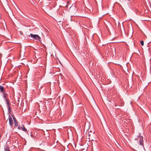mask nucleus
<instances>
[{
  "mask_svg": "<svg viewBox=\"0 0 151 151\" xmlns=\"http://www.w3.org/2000/svg\"><path fill=\"white\" fill-rule=\"evenodd\" d=\"M12 117H13V118L14 122H16V121H17V119H16V118L14 117V115H12Z\"/></svg>",
  "mask_w": 151,
  "mask_h": 151,
  "instance_id": "9",
  "label": "nucleus"
},
{
  "mask_svg": "<svg viewBox=\"0 0 151 151\" xmlns=\"http://www.w3.org/2000/svg\"><path fill=\"white\" fill-rule=\"evenodd\" d=\"M4 151H10L9 147L8 145L6 146L5 147H4Z\"/></svg>",
  "mask_w": 151,
  "mask_h": 151,
  "instance_id": "5",
  "label": "nucleus"
},
{
  "mask_svg": "<svg viewBox=\"0 0 151 151\" xmlns=\"http://www.w3.org/2000/svg\"><path fill=\"white\" fill-rule=\"evenodd\" d=\"M30 136H31L32 137H33V135H32V134H31Z\"/></svg>",
  "mask_w": 151,
  "mask_h": 151,
  "instance_id": "15",
  "label": "nucleus"
},
{
  "mask_svg": "<svg viewBox=\"0 0 151 151\" xmlns=\"http://www.w3.org/2000/svg\"><path fill=\"white\" fill-rule=\"evenodd\" d=\"M140 43L141 45L143 46L144 45V42L143 41H140Z\"/></svg>",
  "mask_w": 151,
  "mask_h": 151,
  "instance_id": "11",
  "label": "nucleus"
},
{
  "mask_svg": "<svg viewBox=\"0 0 151 151\" xmlns=\"http://www.w3.org/2000/svg\"><path fill=\"white\" fill-rule=\"evenodd\" d=\"M3 96V97L5 99V100H6V99H7L6 98V95H4V96Z\"/></svg>",
  "mask_w": 151,
  "mask_h": 151,
  "instance_id": "14",
  "label": "nucleus"
},
{
  "mask_svg": "<svg viewBox=\"0 0 151 151\" xmlns=\"http://www.w3.org/2000/svg\"><path fill=\"white\" fill-rule=\"evenodd\" d=\"M9 125L11 126L12 127L13 126V121L12 120V119L11 117V116L10 115H9Z\"/></svg>",
  "mask_w": 151,
  "mask_h": 151,
  "instance_id": "3",
  "label": "nucleus"
},
{
  "mask_svg": "<svg viewBox=\"0 0 151 151\" xmlns=\"http://www.w3.org/2000/svg\"><path fill=\"white\" fill-rule=\"evenodd\" d=\"M8 109L9 110V112H10L11 111V108L9 106H8Z\"/></svg>",
  "mask_w": 151,
  "mask_h": 151,
  "instance_id": "13",
  "label": "nucleus"
},
{
  "mask_svg": "<svg viewBox=\"0 0 151 151\" xmlns=\"http://www.w3.org/2000/svg\"><path fill=\"white\" fill-rule=\"evenodd\" d=\"M22 126L23 127L22 130L25 132H27V129L25 128V127L23 124H22Z\"/></svg>",
  "mask_w": 151,
  "mask_h": 151,
  "instance_id": "6",
  "label": "nucleus"
},
{
  "mask_svg": "<svg viewBox=\"0 0 151 151\" xmlns=\"http://www.w3.org/2000/svg\"><path fill=\"white\" fill-rule=\"evenodd\" d=\"M0 91L1 92L5 91V89L4 87L1 85H0Z\"/></svg>",
  "mask_w": 151,
  "mask_h": 151,
  "instance_id": "4",
  "label": "nucleus"
},
{
  "mask_svg": "<svg viewBox=\"0 0 151 151\" xmlns=\"http://www.w3.org/2000/svg\"><path fill=\"white\" fill-rule=\"evenodd\" d=\"M14 127H16L17 126H18V123H17V121L14 122Z\"/></svg>",
  "mask_w": 151,
  "mask_h": 151,
  "instance_id": "10",
  "label": "nucleus"
},
{
  "mask_svg": "<svg viewBox=\"0 0 151 151\" xmlns=\"http://www.w3.org/2000/svg\"><path fill=\"white\" fill-rule=\"evenodd\" d=\"M22 127H23L22 124V126H20V125H19L18 127V129L19 130H22Z\"/></svg>",
  "mask_w": 151,
  "mask_h": 151,
  "instance_id": "8",
  "label": "nucleus"
},
{
  "mask_svg": "<svg viewBox=\"0 0 151 151\" xmlns=\"http://www.w3.org/2000/svg\"><path fill=\"white\" fill-rule=\"evenodd\" d=\"M1 93H3V96L6 95H7V94L6 93H5L4 92V91H3V92H2Z\"/></svg>",
  "mask_w": 151,
  "mask_h": 151,
  "instance_id": "12",
  "label": "nucleus"
},
{
  "mask_svg": "<svg viewBox=\"0 0 151 151\" xmlns=\"http://www.w3.org/2000/svg\"><path fill=\"white\" fill-rule=\"evenodd\" d=\"M135 140L137 141L138 143H139V145H140L139 147L138 146L137 148V151H143L144 149V147L143 137L139 135L135 138Z\"/></svg>",
  "mask_w": 151,
  "mask_h": 151,
  "instance_id": "1",
  "label": "nucleus"
},
{
  "mask_svg": "<svg viewBox=\"0 0 151 151\" xmlns=\"http://www.w3.org/2000/svg\"><path fill=\"white\" fill-rule=\"evenodd\" d=\"M29 37H31L32 39L35 40H36L40 42L41 40V38L37 35H34L32 34H30L29 36Z\"/></svg>",
  "mask_w": 151,
  "mask_h": 151,
  "instance_id": "2",
  "label": "nucleus"
},
{
  "mask_svg": "<svg viewBox=\"0 0 151 151\" xmlns=\"http://www.w3.org/2000/svg\"><path fill=\"white\" fill-rule=\"evenodd\" d=\"M6 103L7 105L8 106H10V101L9 99H6Z\"/></svg>",
  "mask_w": 151,
  "mask_h": 151,
  "instance_id": "7",
  "label": "nucleus"
}]
</instances>
